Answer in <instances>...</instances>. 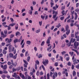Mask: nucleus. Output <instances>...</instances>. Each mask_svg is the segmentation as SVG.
Instances as JSON below:
<instances>
[{
    "instance_id": "f257e3e1",
    "label": "nucleus",
    "mask_w": 79,
    "mask_h": 79,
    "mask_svg": "<svg viewBox=\"0 0 79 79\" xmlns=\"http://www.w3.org/2000/svg\"><path fill=\"white\" fill-rule=\"evenodd\" d=\"M52 11H53V13H52L53 14H54L53 15V17H52V19H54V21H56L57 20L58 18V16L56 17L57 15V14H58L57 12V11H56H56L54 10H53Z\"/></svg>"
},
{
    "instance_id": "f03ea898",
    "label": "nucleus",
    "mask_w": 79,
    "mask_h": 79,
    "mask_svg": "<svg viewBox=\"0 0 79 79\" xmlns=\"http://www.w3.org/2000/svg\"><path fill=\"white\" fill-rule=\"evenodd\" d=\"M7 34V30H5L4 31V33H3V31H2L1 33V37L3 38H5L6 37V34Z\"/></svg>"
},
{
    "instance_id": "7ed1b4c3",
    "label": "nucleus",
    "mask_w": 79,
    "mask_h": 79,
    "mask_svg": "<svg viewBox=\"0 0 79 79\" xmlns=\"http://www.w3.org/2000/svg\"><path fill=\"white\" fill-rule=\"evenodd\" d=\"M7 42H6V43L7 44L6 45V47H8L9 45H10L11 44V43H10V42L12 41V40L11 39H8V38H6L5 39V41H7Z\"/></svg>"
},
{
    "instance_id": "20e7f679",
    "label": "nucleus",
    "mask_w": 79,
    "mask_h": 79,
    "mask_svg": "<svg viewBox=\"0 0 79 79\" xmlns=\"http://www.w3.org/2000/svg\"><path fill=\"white\" fill-rule=\"evenodd\" d=\"M65 30L67 31L66 32V34L67 35H68L70 33V30L69 29V26L68 25L65 26Z\"/></svg>"
},
{
    "instance_id": "39448f33",
    "label": "nucleus",
    "mask_w": 79,
    "mask_h": 79,
    "mask_svg": "<svg viewBox=\"0 0 79 79\" xmlns=\"http://www.w3.org/2000/svg\"><path fill=\"white\" fill-rule=\"evenodd\" d=\"M79 45V43L78 42H77V41H75L74 43L73 48L75 49H77V47Z\"/></svg>"
},
{
    "instance_id": "423d86ee",
    "label": "nucleus",
    "mask_w": 79,
    "mask_h": 79,
    "mask_svg": "<svg viewBox=\"0 0 79 79\" xmlns=\"http://www.w3.org/2000/svg\"><path fill=\"white\" fill-rule=\"evenodd\" d=\"M72 60L73 61V62H74L73 64L74 65H76V64H78V63L76 61L77 60V59L75 58L74 59V56H73L72 58Z\"/></svg>"
},
{
    "instance_id": "0eeeda50",
    "label": "nucleus",
    "mask_w": 79,
    "mask_h": 79,
    "mask_svg": "<svg viewBox=\"0 0 79 79\" xmlns=\"http://www.w3.org/2000/svg\"><path fill=\"white\" fill-rule=\"evenodd\" d=\"M8 48L9 50V51L11 52H13L14 51L15 48L14 47H12V48H11V45L9 44V45Z\"/></svg>"
},
{
    "instance_id": "6e6552de",
    "label": "nucleus",
    "mask_w": 79,
    "mask_h": 79,
    "mask_svg": "<svg viewBox=\"0 0 79 79\" xmlns=\"http://www.w3.org/2000/svg\"><path fill=\"white\" fill-rule=\"evenodd\" d=\"M51 40V36H49L48 37V39L47 41H46V44H48V46L49 47L51 45V44H50V40Z\"/></svg>"
},
{
    "instance_id": "1a4fd4ad",
    "label": "nucleus",
    "mask_w": 79,
    "mask_h": 79,
    "mask_svg": "<svg viewBox=\"0 0 79 79\" xmlns=\"http://www.w3.org/2000/svg\"><path fill=\"white\" fill-rule=\"evenodd\" d=\"M35 62L36 63L35 64V70H37V65H39V62L38 60H36L35 61Z\"/></svg>"
},
{
    "instance_id": "9d476101",
    "label": "nucleus",
    "mask_w": 79,
    "mask_h": 79,
    "mask_svg": "<svg viewBox=\"0 0 79 79\" xmlns=\"http://www.w3.org/2000/svg\"><path fill=\"white\" fill-rule=\"evenodd\" d=\"M48 61L47 60H45L43 62V63L44 66H46L47 64H48Z\"/></svg>"
},
{
    "instance_id": "9b49d317",
    "label": "nucleus",
    "mask_w": 79,
    "mask_h": 79,
    "mask_svg": "<svg viewBox=\"0 0 79 79\" xmlns=\"http://www.w3.org/2000/svg\"><path fill=\"white\" fill-rule=\"evenodd\" d=\"M11 64L14 66V67H15L16 66V65H17V63L16 62H15V64L13 62V60H11Z\"/></svg>"
},
{
    "instance_id": "f8f14e48",
    "label": "nucleus",
    "mask_w": 79,
    "mask_h": 79,
    "mask_svg": "<svg viewBox=\"0 0 79 79\" xmlns=\"http://www.w3.org/2000/svg\"><path fill=\"white\" fill-rule=\"evenodd\" d=\"M19 76H20L21 77V78H22V79H27V78H26V77H25L24 76L23 74H22V73H20L19 74Z\"/></svg>"
},
{
    "instance_id": "ddd939ff",
    "label": "nucleus",
    "mask_w": 79,
    "mask_h": 79,
    "mask_svg": "<svg viewBox=\"0 0 79 79\" xmlns=\"http://www.w3.org/2000/svg\"><path fill=\"white\" fill-rule=\"evenodd\" d=\"M76 41V39L75 38H71L70 40V42L72 43H74L75 41Z\"/></svg>"
},
{
    "instance_id": "4468645a",
    "label": "nucleus",
    "mask_w": 79,
    "mask_h": 79,
    "mask_svg": "<svg viewBox=\"0 0 79 79\" xmlns=\"http://www.w3.org/2000/svg\"><path fill=\"white\" fill-rule=\"evenodd\" d=\"M13 56H14V55L12 54V53H11V52H10V53H9V58H12Z\"/></svg>"
},
{
    "instance_id": "2eb2a0df",
    "label": "nucleus",
    "mask_w": 79,
    "mask_h": 79,
    "mask_svg": "<svg viewBox=\"0 0 79 79\" xmlns=\"http://www.w3.org/2000/svg\"><path fill=\"white\" fill-rule=\"evenodd\" d=\"M17 54H16L15 56H13L12 57V58L13 59L15 60L16 59L17 56Z\"/></svg>"
},
{
    "instance_id": "dca6fc26",
    "label": "nucleus",
    "mask_w": 79,
    "mask_h": 79,
    "mask_svg": "<svg viewBox=\"0 0 79 79\" xmlns=\"http://www.w3.org/2000/svg\"><path fill=\"white\" fill-rule=\"evenodd\" d=\"M15 35H16V36L18 35L20 36L21 35V34H20V32L18 31L16 32Z\"/></svg>"
},
{
    "instance_id": "f3484780",
    "label": "nucleus",
    "mask_w": 79,
    "mask_h": 79,
    "mask_svg": "<svg viewBox=\"0 0 79 79\" xmlns=\"http://www.w3.org/2000/svg\"><path fill=\"white\" fill-rule=\"evenodd\" d=\"M52 48V45H50V47L49 48H47V51L48 52L50 49H51Z\"/></svg>"
},
{
    "instance_id": "a211bd4d",
    "label": "nucleus",
    "mask_w": 79,
    "mask_h": 79,
    "mask_svg": "<svg viewBox=\"0 0 79 79\" xmlns=\"http://www.w3.org/2000/svg\"><path fill=\"white\" fill-rule=\"evenodd\" d=\"M18 76V75H17L16 73H14V74L12 75V77H15L16 78V77Z\"/></svg>"
},
{
    "instance_id": "6ab92c4d",
    "label": "nucleus",
    "mask_w": 79,
    "mask_h": 79,
    "mask_svg": "<svg viewBox=\"0 0 79 79\" xmlns=\"http://www.w3.org/2000/svg\"><path fill=\"white\" fill-rule=\"evenodd\" d=\"M75 20H76L77 19L78 17V15H77V13L76 12L75 13Z\"/></svg>"
},
{
    "instance_id": "aec40b11",
    "label": "nucleus",
    "mask_w": 79,
    "mask_h": 79,
    "mask_svg": "<svg viewBox=\"0 0 79 79\" xmlns=\"http://www.w3.org/2000/svg\"><path fill=\"white\" fill-rule=\"evenodd\" d=\"M17 70V69L16 68L15 69L14 68H13L12 69V71L11 72L12 73L16 71Z\"/></svg>"
},
{
    "instance_id": "412c9836",
    "label": "nucleus",
    "mask_w": 79,
    "mask_h": 79,
    "mask_svg": "<svg viewBox=\"0 0 79 79\" xmlns=\"http://www.w3.org/2000/svg\"><path fill=\"white\" fill-rule=\"evenodd\" d=\"M71 43H70V42H69V43H67V46L68 47H70L71 45Z\"/></svg>"
},
{
    "instance_id": "4be33fe9",
    "label": "nucleus",
    "mask_w": 79,
    "mask_h": 79,
    "mask_svg": "<svg viewBox=\"0 0 79 79\" xmlns=\"http://www.w3.org/2000/svg\"><path fill=\"white\" fill-rule=\"evenodd\" d=\"M16 24L15 23H12V24H10L9 26L11 27H13L14 25H15Z\"/></svg>"
},
{
    "instance_id": "5701e85b",
    "label": "nucleus",
    "mask_w": 79,
    "mask_h": 79,
    "mask_svg": "<svg viewBox=\"0 0 79 79\" xmlns=\"http://www.w3.org/2000/svg\"><path fill=\"white\" fill-rule=\"evenodd\" d=\"M31 43V41H27L26 42V43L27 44L30 45Z\"/></svg>"
},
{
    "instance_id": "b1692460",
    "label": "nucleus",
    "mask_w": 79,
    "mask_h": 79,
    "mask_svg": "<svg viewBox=\"0 0 79 79\" xmlns=\"http://www.w3.org/2000/svg\"><path fill=\"white\" fill-rule=\"evenodd\" d=\"M19 41V40L18 39H16L15 40H14V43L15 44L16 43L18 42Z\"/></svg>"
},
{
    "instance_id": "393cba45",
    "label": "nucleus",
    "mask_w": 79,
    "mask_h": 79,
    "mask_svg": "<svg viewBox=\"0 0 79 79\" xmlns=\"http://www.w3.org/2000/svg\"><path fill=\"white\" fill-rule=\"evenodd\" d=\"M29 54H28V52L26 51L25 53V56L27 57V56H29Z\"/></svg>"
},
{
    "instance_id": "a878e982",
    "label": "nucleus",
    "mask_w": 79,
    "mask_h": 79,
    "mask_svg": "<svg viewBox=\"0 0 79 79\" xmlns=\"http://www.w3.org/2000/svg\"><path fill=\"white\" fill-rule=\"evenodd\" d=\"M69 54L71 55V56H72L74 55V52H69Z\"/></svg>"
},
{
    "instance_id": "bb28decb",
    "label": "nucleus",
    "mask_w": 79,
    "mask_h": 79,
    "mask_svg": "<svg viewBox=\"0 0 79 79\" xmlns=\"http://www.w3.org/2000/svg\"><path fill=\"white\" fill-rule=\"evenodd\" d=\"M18 26H19L18 24L17 23V24L15 26V30H17L18 29Z\"/></svg>"
},
{
    "instance_id": "cd10ccee",
    "label": "nucleus",
    "mask_w": 79,
    "mask_h": 79,
    "mask_svg": "<svg viewBox=\"0 0 79 79\" xmlns=\"http://www.w3.org/2000/svg\"><path fill=\"white\" fill-rule=\"evenodd\" d=\"M61 13L62 14V15H61V16H63L65 15V11L64 10H63L61 12Z\"/></svg>"
},
{
    "instance_id": "c85d7f7f",
    "label": "nucleus",
    "mask_w": 79,
    "mask_h": 79,
    "mask_svg": "<svg viewBox=\"0 0 79 79\" xmlns=\"http://www.w3.org/2000/svg\"><path fill=\"white\" fill-rule=\"evenodd\" d=\"M6 69H7V65H4L3 69L4 70H6Z\"/></svg>"
},
{
    "instance_id": "c756f323",
    "label": "nucleus",
    "mask_w": 79,
    "mask_h": 79,
    "mask_svg": "<svg viewBox=\"0 0 79 79\" xmlns=\"http://www.w3.org/2000/svg\"><path fill=\"white\" fill-rule=\"evenodd\" d=\"M61 26L60 23H59L56 26V27L58 28H59Z\"/></svg>"
},
{
    "instance_id": "7c9ffc66",
    "label": "nucleus",
    "mask_w": 79,
    "mask_h": 79,
    "mask_svg": "<svg viewBox=\"0 0 79 79\" xmlns=\"http://www.w3.org/2000/svg\"><path fill=\"white\" fill-rule=\"evenodd\" d=\"M73 77H74L76 75V72L74 71H73Z\"/></svg>"
},
{
    "instance_id": "2f4dec72",
    "label": "nucleus",
    "mask_w": 79,
    "mask_h": 79,
    "mask_svg": "<svg viewBox=\"0 0 79 79\" xmlns=\"http://www.w3.org/2000/svg\"><path fill=\"white\" fill-rule=\"evenodd\" d=\"M2 53L4 54H6L7 52L6 51H5V49H4V50H3Z\"/></svg>"
},
{
    "instance_id": "473e14b6",
    "label": "nucleus",
    "mask_w": 79,
    "mask_h": 79,
    "mask_svg": "<svg viewBox=\"0 0 79 79\" xmlns=\"http://www.w3.org/2000/svg\"><path fill=\"white\" fill-rule=\"evenodd\" d=\"M30 59V56H28L27 57V61L28 62H29Z\"/></svg>"
},
{
    "instance_id": "72a5a7b5",
    "label": "nucleus",
    "mask_w": 79,
    "mask_h": 79,
    "mask_svg": "<svg viewBox=\"0 0 79 79\" xmlns=\"http://www.w3.org/2000/svg\"><path fill=\"white\" fill-rule=\"evenodd\" d=\"M14 36V35H13V34H11V35H10V38L11 39H12Z\"/></svg>"
},
{
    "instance_id": "f704fd0d",
    "label": "nucleus",
    "mask_w": 79,
    "mask_h": 79,
    "mask_svg": "<svg viewBox=\"0 0 79 79\" xmlns=\"http://www.w3.org/2000/svg\"><path fill=\"white\" fill-rule=\"evenodd\" d=\"M40 29H39L38 30H37L36 31H35V32L36 33H38L40 32Z\"/></svg>"
},
{
    "instance_id": "c9c22d12",
    "label": "nucleus",
    "mask_w": 79,
    "mask_h": 79,
    "mask_svg": "<svg viewBox=\"0 0 79 79\" xmlns=\"http://www.w3.org/2000/svg\"><path fill=\"white\" fill-rule=\"evenodd\" d=\"M53 74H54V75L52 76L53 79H55L56 77L55 76V73L54 72L53 73Z\"/></svg>"
},
{
    "instance_id": "e433bc0d",
    "label": "nucleus",
    "mask_w": 79,
    "mask_h": 79,
    "mask_svg": "<svg viewBox=\"0 0 79 79\" xmlns=\"http://www.w3.org/2000/svg\"><path fill=\"white\" fill-rule=\"evenodd\" d=\"M23 61L24 63H25L24 64H27L28 65V63L25 60H23Z\"/></svg>"
},
{
    "instance_id": "4c0bfd02",
    "label": "nucleus",
    "mask_w": 79,
    "mask_h": 79,
    "mask_svg": "<svg viewBox=\"0 0 79 79\" xmlns=\"http://www.w3.org/2000/svg\"><path fill=\"white\" fill-rule=\"evenodd\" d=\"M42 54H39V55H38V57L39 58H40L41 57H42Z\"/></svg>"
},
{
    "instance_id": "58836bf2",
    "label": "nucleus",
    "mask_w": 79,
    "mask_h": 79,
    "mask_svg": "<svg viewBox=\"0 0 79 79\" xmlns=\"http://www.w3.org/2000/svg\"><path fill=\"white\" fill-rule=\"evenodd\" d=\"M67 69H65V71L63 72V74H65L66 73V72H67Z\"/></svg>"
},
{
    "instance_id": "ea45409f",
    "label": "nucleus",
    "mask_w": 79,
    "mask_h": 79,
    "mask_svg": "<svg viewBox=\"0 0 79 79\" xmlns=\"http://www.w3.org/2000/svg\"><path fill=\"white\" fill-rule=\"evenodd\" d=\"M47 79H49L50 75L49 73H48L47 74Z\"/></svg>"
},
{
    "instance_id": "a19ab883",
    "label": "nucleus",
    "mask_w": 79,
    "mask_h": 79,
    "mask_svg": "<svg viewBox=\"0 0 79 79\" xmlns=\"http://www.w3.org/2000/svg\"><path fill=\"white\" fill-rule=\"evenodd\" d=\"M41 18L42 19L44 20L45 18V16H43V15H41Z\"/></svg>"
},
{
    "instance_id": "79ce46f5",
    "label": "nucleus",
    "mask_w": 79,
    "mask_h": 79,
    "mask_svg": "<svg viewBox=\"0 0 79 79\" xmlns=\"http://www.w3.org/2000/svg\"><path fill=\"white\" fill-rule=\"evenodd\" d=\"M50 4H51V5H54L53 2V1L52 0H51Z\"/></svg>"
},
{
    "instance_id": "37998d69",
    "label": "nucleus",
    "mask_w": 79,
    "mask_h": 79,
    "mask_svg": "<svg viewBox=\"0 0 79 79\" xmlns=\"http://www.w3.org/2000/svg\"><path fill=\"white\" fill-rule=\"evenodd\" d=\"M54 65L56 67H57L58 65V62H56L54 64Z\"/></svg>"
},
{
    "instance_id": "c03bdc74",
    "label": "nucleus",
    "mask_w": 79,
    "mask_h": 79,
    "mask_svg": "<svg viewBox=\"0 0 79 79\" xmlns=\"http://www.w3.org/2000/svg\"><path fill=\"white\" fill-rule=\"evenodd\" d=\"M27 72H25L24 73V74L25 75V77H26V78H27V76L28 75L27 74Z\"/></svg>"
},
{
    "instance_id": "a18cd8bd",
    "label": "nucleus",
    "mask_w": 79,
    "mask_h": 79,
    "mask_svg": "<svg viewBox=\"0 0 79 79\" xmlns=\"http://www.w3.org/2000/svg\"><path fill=\"white\" fill-rule=\"evenodd\" d=\"M75 11L77 12H79V9L78 8L76 9L75 10Z\"/></svg>"
},
{
    "instance_id": "49530a36",
    "label": "nucleus",
    "mask_w": 79,
    "mask_h": 79,
    "mask_svg": "<svg viewBox=\"0 0 79 79\" xmlns=\"http://www.w3.org/2000/svg\"><path fill=\"white\" fill-rule=\"evenodd\" d=\"M76 68L78 69H79V64H78L77 65H76Z\"/></svg>"
},
{
    "instance_id": "de8ad7c7",
    "label": "nucleus",
    "mask_w": 79,
    "mask_h": 79,
    "mask_svg": "<svg viewBox=\"0 0 79 79\" xmlns=\"http://www.w3.org/2000/svg\"><path fill=\"white\" fill-rule=\"evenodd\" d=\"M10 20H11V22L13 23L14 21V20L12 18H10Z\"/></svg>"
},
{
    "instance_id": "09e8293b",
    "label": "nucleus",
    "mask_w": 79,
    "mask_h": 79,
    "mask_svg": "<svg viewBox=\"0 0 79 79\" xmlns=\"http://www.w3.org/2000/svg\"><path fill=\"white\" fill-rule=\"evenodd\" d=\"M64 19V16L61 17L60 18V19L61 20H63Z\"/></svg>"
},
{
    "instance_id": "8fccbe9b",
    "label": "nucleus",
    "mask_w": 79,
    "mask_h": 79,
    "mask_svg": "<svg viewBox=\"0 0 79 79\" xmlns=\"http://www.w3.org/2000/svg\"><path fill=\"white\" fill-rule=\"evenodd\" d=\"M66 52L65 51H63V52H61V54L62 55H64Z\"/></svg>"
},
{
    "instance_id": "3c124183",
    "label": "nucleus",
    "mask_w": 79,
    "mask_h": 79,
    "mask_svg": "<svg viewBox=\"0 0 79 79\" xmlns=\"http://www.w3.org/2000/svg\"><path fill=\"white\" fill-rule=\"evenodd\" d=\"M68 65L69 66H71V63L70 62H69L68 63Z\"/></svg>"
},
{
    "instance_id": "603ef678",
    "label": "nucleus",
    "mask_w": 79,
    "mask_h": 79,
    "mask_svg": "<svg viewBox=\"0 0 79 79\" xmlns=\"http://www.w3.org/2000/svg\"><path fill=\"white\" fill-rule=\"evenodd\" d=\"M7 64L9 65H10L11 64V62H10L9 61H8L7 62Z\"/></svg>"
},
{
    "instance_id": "864d4df0",
    "label": "nucleus",
    "mask_w": 79,
    "mask_h": 79,
    "mask_svg": "<svg viewBox=\"0 0 79 79\" xmlns=\"http://www.w3.org/2000/svg\"><path fill=\"white\" fill-rule=\"evenodd\" d=\"M20 67H19L17 68V70L18 71H19L20 70Z\"/></svg>"
},
{
    "instance_id": "5fc2aeb1",
    "label": "nucleus",
    "mask_w": 79,
    "mask_h": 79,
    "mask_svg": "<svg viewBox=\"0 0 79 79\" xmlns=\"http://www.w3.org/2000/svg\"><path fill=\"white\" fill-rule=\"evenodd\" d=\"M3 73H5V74H7V73H8V72H7V71H6V70H3Z\"/></svg>"
},
{
    "instance_id": "6e6d98bb",
    "label": "nucleus",
    "mask_w": 79,
    "mask_h": 79,
    "mask_svg": "<svg viewBox=\"0 0 79 79\" xmlns=\"http://www.w3.org/2000/svg\"><path fill=\"white\" fill-rule=\"evenodd\" d=\"M49 24H47L45 27V29H47V27L49 26Z\"/></svg>"
},
{
    "instance_id": "4d7b16f0",
    "label": "nucleus",
    "mask_w": 79,
    "mask_h": 79,
    "mask_svg": "<svg viewBox=\"0 0 79 79\" xmlns=\"http://www.w3.org/2000/svg\"><path fill=\"white\" fill-rule=\"evenodd\" d=\"M79 6V3H76V7L77 8Z\"/></svg>"
},
{
    "instance_id": "13d9d810",
    "label": "nucleus",
    "mask_w": 79,
    "mask_h": 79,
    "mask_svg": "<svg viewBox=\"0 0 79 79\" xmlns=\"http://www.w3.org/2000/svg\"><path fill=\"white\" fill-rule=\"evenodd\" d=\"M28 64H23V66H24V67L27 68V65Z\"/></svg>"
},
{
    "instance_id": "bf43d9fd",
    "label": "nucleus",
    "mask_w": 79,
    "mask_h": 79,
    "mask_svg": "<svg viewBox=\"0 0 79 79\" xmlns=\"http://www.w3.org/2000/svg\"><path fill=\"white\" fill-rule=\"evenodd\" d=\"M53 73L52 72H50V76L51 77H52V75L53 74Z\"/></svg>"
},
{
    "instance_id": "052dcab7",
    "label": "nucleus",
    "mask_w": 79,
    "mask_h": 79,
    "mask_svg": "<svg viewBox=\"0 0 79 79\" xmlns=\"http://www.w3.org/2000/svg\"><path fill=\"white\" fill-rule=\"evenodd\" d=\"M69 58H70L69 57H67L66 58V60L67 61H68L69 60Z\"/></svg>"
},
{
    "instance_id": "680f3d73",
    "label": "nucleus",
    "mask_w": 79,
    "mask_h": 79,
    "mask_svg": "<svg viewBox=\"0 0 79 79\" xmlns=\"http://www.w3.org/2000/svg\"><path fill=\"white\" fill-rule=\"evenodd\" d=\"M27 78L28 79H31V77L29 76H28V75L27 76Z\"/></svg>"
},
{
    "instance_id": "e2e57ef3",
    "label": "nucleus",
    "mask_w": 79,
    "mask_h": 79,
    "mask_svg": "<svg viewBox=\"0 0 79 79\" xmlns=\"http://www.w3.org/2000/svg\"><path fill=\"white\" fill-rule=\"evenodd\" d=\"M41 66H42V69H43L45 71V69L44 67V65H42Z\"/></svg>"
},
{
    "instance_id": "0e129e2a",
    "label": "nucleus",
    "mask_w": 79,
    "mask_h": 79,
    "mask_svg": "<svg viewBox=\"0 0 79 79\" xmlns=\"http://www.w3.org/2000/svg\"><path fill=\"white\" fill-rule=\"evenodd\" d=\"M77 39L76 40L77 41H79V35L78 36V37H77Z\"/></svg>"
},
{
    "instance_id": "69168bd1",
    "label": "nucleus",
    "mask_w": 79,
    "mask_h": 79,
    "mask_svg": "<svg viewBox=\"0 0 79 79\" xmlns=\"http://www.w3.org/2000/svg\"><path fill=\"white\" fill-rule=\"evenodd\" d=\"M39 75V71H37L36 73V75L38 76Z\"/></svg>"
},
{
    "instance_id": "338daca9",
    "label": "nucleus",
    "mask_w": 79,
    "mask_h": 79,
    "mask_svg": "<svg viewBox=\"0 0 79 79\" xmlns=\"http://www.w3.org/2000/svg\"><path fill=\"white\" fill-rule=\"evenodd\" d=\"M5 77H6L5 75H3L2 76V78H3V79H5Z\"/></svg>"
},
{
    "instance_id": "774afa93",
    "label": "nucleus",
    "mask_w": 79,
    "mask_h": 79,
    "mask_svg": "<svg viewBox=\"0 0 79 79\" xmlns=\"http://www.w3.org/2000/svg\"><path fill=\"white\" fill-rule=\"evenodd\" d=\"M44 41H42V43L41 44V46H42L44 45Z\"/></svg>"
}]
</instances>
